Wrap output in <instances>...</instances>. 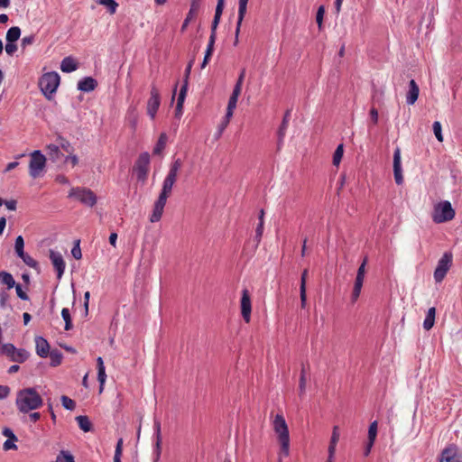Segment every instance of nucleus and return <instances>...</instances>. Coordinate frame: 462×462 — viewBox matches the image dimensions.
<instances>
[{
    "label": "nucleus",
    "mask_w": 462,
    "mask_h": 462,
    "mask_svg": "<svg viewBox=\"0 0 462 462\" xmlns=\"http://www.w3.org/2000/svg\"><path fill=\"white\" fill-rule=\"evenodd\" d=\"M179 171L169 168V171L163 180L162 190L157 200L154 203L152 213L150 216V221L155 223L160 221L163 214L167 199L171 196L173 185L178 180Z\"/></svg>",
    "instance_id": "nucleus-1"
},
{
    "label": "nucleus",
    "mask_w": 462,
    "mask_h": 462,
    "mask_svg": "<svg viewBox=\"0 0 462 462\" xmlns=\"http://www.w3.org/2000/svg\"><path fill=\"white\" fill-rule=\"evenodd\" d=\"M43 400L35 388L28 387L21 389L16 393L15 405L22 413H28L41 408Z\"/></svg>",
    "instance_id": "nucleus-2"
},
{
    "label": "nucleus",
    "mask_w": 462,
    "mask_h": 462,
    "mask_svg": "<svg viewBox=\"0 0 462 462\" xmlns=\"http://www.w3.org/2000/svg\"><path fill=\"white\" fill-rule=\"evenodd\" d=\"M273 428L281 445L279 462H282V456L288 457L290 451L289 429L285 419L282 414H277L274 417L273 421Z\"/></svg>",
    "instance_id": "nucleus-3"
},
{
    "label": "nucleus",
    "mask_w": 462,
    "mask_h": 462,
    "mask_svg": "<svg viewBox=\"0 0 462 462\" xmlns=\"http://www.w3.org/2000/svg\"><path fill=\"white\" fill-rule=\"evenodd\" d=\"M60 80V75L55 71L45 73L41 77L39 87L48 99H51L52 94L56 92Z\"/></svg>",
    "instance_id": "nucleus-4"
},
{
    "label": "nucleus",
    "mask_w": 462,
    "mask_h": 462,
    "mask_svg": "<svg viewBox=\"0 0 462 462\" xmlns=\"http://www.w3.org/2000/svg\"><path fill=\"white\" fill-rule=\"evenodd\" d=\"M455 217V210L453 209L449 201H442L437 204L434 208L432 214V220L437 223H444L450 221Z\"/></svg>",
    "instance_id": "nucleus-5"
},
{
    "label": "nucleus",
    "mask_w": 462,
    "mask_h": 462,
    "mask_svg": "<svg viewBox=\"0 0 462 462\" xmlns=\"http://www.w3.org/2000/svg\"><path fill=\"white\" fill-rule=\"evenodd\" d=\"M69 198H73L85 206L93 207L97 203L96 194L89 189L76 187L72 188L69 192Z\"/></svg>",
    "instance_id": "nucleus-6"
},
{
    "label": "nucleus",
    "mask_w": 462,
    "mask_h": 462,
    "mask_svg": "<svg viewBox=\"0 0 462 462\" xmlns=\"http://www.w3.org/2000/svg\"><path fill=\"white\" fill-rule=\"evenodd\" d=\"M29 162V174L32 179L40 177L46 166V157L41 151L36 150L31 152Z\"/></svg>",
    "instance_id": "nucleus-7"
},
{
    "label": "nucleus",
    "mask_w": 462,
    "mask_h": 462,
    "mask_svg": "<svg viewBox=\"0 0 462 462\" xmlns=\"http://www.w3.org/2000/svg\"><path fill=\"white\" fill-rule=\"evenodd\" d=\"M150 169V155L148 152H143L139 155L134 166V171L136 178L143 183L146 181Z\"/></svg>",
    "instance_id": "nucleus-8"
},
{
    "label": "nucleus",
    "mask_w": 462,
    "mask_h": 462,
    "mask_svg": "<svg viewBox=\"0 0 462 462\" xmlns=\"http://www.w3.org/2000/svg\"><path fill=\"white\" fill-rule=\"evenodd\" d=\"M453 255L450 252H446L439 260L434 271V279L436 282H440L445 278L447 273L451 267Z\"/></svg>",
    "instance_id": "nucleus-9"
},
{
    "label": "nucleus",
    "mask_w": 462,
    "mask_h": 462,
    "mask_svg": "<svg viewBox=\"0 0 462 462\" xmlns=\"http://www.w3.org/2000/svg\"><path fill=\"white\" fill-rule=\"evenodd\" d=\"M439 462H462V454L456 445L450 444L442 450Z\"/></svg>",
    "instance_id": "nucleus-10"
},
{
    "label": "nucleus",
    "mask_w": 462,
    "mask_h": 462,
    "mask_svg": "<svg viewBox=\"0 0 462 462\" xmlns=\"http://www.w3.org/2000/svg\"><path fill=\"white\" fill-rule=\"evenodd\" d=\"M161 104V97L158 88L152 85L151 87V92H150V98L147 102V114L150 116L152 119H154L155 115L160 107Z\"/></svg>",
    "instance_id": "nucleus-11"
},
{
    "label": "nucleus",
    "mask_w": 462,
    "mask_h": 462,
    "mask_svg": "<svg viewBox=\"0 0 462 462\" xmlns=\"http://www.w3.org/2000/svg\"><path fill=\"white\" fill-rule=\"evenodd\" d=\"M366 263H367V257H365L363 260V263L360 264V266L357 270V273H356V281H355V284H354V289H353V292H352V300L353 301H356L358 299V297L360 296L361 289H362L364 280H365Z\"/></svg>",
    "instance_id": "nucleus-12"
},
{
    "label": "nucleus",
    "mask_w": 462,
    "mask_h": 462,
    "mask_svg": "<svg viewBox=\"0 0 462 462\" xmlns=\"http://www.w3.org/2000/svg\"><path fill=\"white\" fill-rule=\"evenodd\" d=\"M251 311H252V304L251 298L247 289H244L242 291L241 297V314L244 320L246 323H249L251 320Z\"/></svg>",
    "instance_id": "nucleus-13"
},
{
    "label": "nucleus",
    "mask_w": 462,
    "mask_h": 462,
    "mask_svg": "<svg viewBox=\"0 0 462 462\" xmlns=\"http://www.w3.org/2000/svg\"><path fill=\"white\" fill-rule=\"evenodd\" d=\"M393 175L396 184H402L403 176L401 162V149L399 147H397L393 152Z\"/></svg>",
    "instance_id": "nucleus-14"
},
{
    "label": "nucleus",
    "mask_w": 462,
    "mask_h": 462,
    "mask_svg": "<svg viewBox=\"0 0 462 462\" xmlns=\"http://www.w3.org/2000/svg\"><path fill=\"white\" fill-rule=\"evenodd\" d=\"M50 259H51L55 270L57 271L58 279H60L64 273V270H65V266H66L61 254L55 252L53 250H50Z\"/></svg>",
    "instance_id": "nucleus-15"
},
{
    "label": "nucleus",
    "mask_w": 462,
    "mask_h": 462,
    "mask_svg": "<svg viewBox=\"0 0 462 462\" xmlns=\"http://www.w3.org/2000/svg\"><path fill=\"white\" fill-rule=\"evenodd\" d=\"M248 1L249 0H239V3H238V17H237V23H236V42H237L238 34H239L240 28L242 25V22L246 14Z\"/></svg>",
    "instance_id": "nucleus-16"
},
{
    "label": "nucleus",
    "mask_w": 462,
    "mask_h": 462,
    "mask_svg": "<svg viewBox=\"0 0 462 462\" xmlns=\"http://www.w3.org/2000/svg\"><path fill=\"white\" fill-rule=\"evenodd\" d=\"M36 353L41 357H47L50 353V344L42 337L35 338Z\"/></svg>",
    "instance_id": "nucleus-17"
},
{
    "label": "nucleus",
    "mask_w": 462,
    "mask_h": 462,
    "mask_svg": "<svg viewBox=\"0 0 462 462\" xmlns=\"http://www.w3.org/2000/svg\"><path fill=\"white\" fill-rule=\"evenodd\" d=\"M224 2L225 0H217V5L215 11V16L211 24V33L210 35L217 37V28L219 23L223 9H224Z\"/></svg>",
    "instance_id": "nucleus-18"
},
{
    "label": "nucleus",
    "mask_w": 462,
    "mask_h": 462,
    "mask_svg": "<svg viewBox=\"0 0 462 462\" xmlns=\"http://www.w3.org/2000/svg\"><path fill=\"white\" fill-rule=\"evenodd\" d=\"M224 2L225 0H217V5L215 11V16L211 24V33L210 35L217 37V28L219 23L223 9H224Z\"/></svg>",
    "instance_id": "nucleus-19"
},
{
    "label": "nucleus",
    "mask_w": 462,
    "mask_h": 462,
    "mask_svg": "<svg viewBox=\"0 0 462 462\" xmlns=\"http://www.w3.org/2000/svg\"><path fill=\"white\" fill-rule=\"evenodd\" d=\"M97 380L99 382V393L104 390V385L106 380V368L104 361L101 356L97 358Z\"/></svg>",
    "instance_id": "nucleus-20"
},
{
    "label": "nucleus",
    "mask_w": 462,
    "mask_h": 462,
    "mask_svg": "<svg viewBox=\"0 0 462 462\" xmlns=\"http://www.w3.org/2000/svg\"><path fill=\"white\" fill-rule=\"evenodd\" d=\"M420 88L414 79L409 83V90L406 95V101L409 105H413L419 97Z\"/></svg>",
    "instance_id": "nucleus-21"
},
{
    "label": "nucleus",
    "mask_w": 462,
    "mask_h": 462,
    "mask_svg": "<svg viewBox=\"0 0 462 462\" xmlns=\"http://www.w3.org/2000/svg\"><path fill=\"white\" fill-rule=\"evenodd\" d=\"M310 371V365L301 364V369H300V383H299V394L300 396L304 395L305 390H306V384H307V377Z\"/></svg>",
    "instance_id": "nucleus-22"
},
{
    "label": "nucleus",
    "mask_w": 462,
    "mask_h": 462,
    "mask_svg": "<svg viewBox=\"0 0 462 462\" xmlns=\"http://www.w3.org/2000/svg\"><path fill=\"white\" fill-rule=\"evenodd\" d=\"M97 86V82L92 77H86L78 83V89L83 92L93 91Z\"/></svg>",
    "instance_id": "nucleus-23"
},
{
    "label": "nucleus",
    "mask_w": 462,
    "mask_h": 462,
    "mask_svg": "<svg viewBox=\"0 0 462 462\" xmlns=\"http://www.w3.org/2000/svg\"><path fill=\"white\" fill-rule=\"evenodd\" d=\"M46 151L50 160L53 162H60L63 157V153L61 152L60 148L58 144L51 143L47 145Z\"/></svg>",
    "instance_id": "nucleus-24"
},
{
    "label": "nucleus",
    "mask_w": 462,
    "mask_h": 462,
    "mask_svg": "<svg viewBox=\"0 0 462 462\" xmlns=\"http://www.w3.org/2000/svg\"><path fill=\"white\" fill-rule=\"evenodd\" d=\"M199 8H200V5H199V3H198V1H197V0H192L191 5H190V9H189V13H188V14H187V17H186V19L184 20L183 24H182V26H181V30H182V31H184V30L187 28V26H188L189 23L193 18H195V17L197 16V14H198V13H199Z\"/></svg>",
    "instance_id": "nucleus-25"
},
{
    "label": "nucleus",
    "mask_w": 462,
    "mask_h": 462,
    "mask_svg": "<svg viewBox=\"0 0 462 462\" xmlns=\"http://www.w3.org/2000/svg\"><path fill=\"white\" fill-rule=\"evenodd\" d=\"M186 95H187V82L185 84H183V86L181 87L180 93H179L176 110H175L176 117H180L182 115L183 103H184Z\"/></svg>",
    "instance_id": "nucleus-26"
},
{
    "label": "nucleus",
    "mask_w": 462,
    "mask_h": 462,
    "mask_svg": "<svg viewBox=\"0 0 462 462\" xmlns=\"http://www.w3.org/2000/svg\"><path fill=\"white\" fill-rule=\"evenodd\" d=\"M78 69L77 61L70 56L66 57L60 63V69L63 72L69 73L75 71Z\"/></svg>",
    "instance_id": "nucleus-27"
},
{
    "label": "nucleus",
    "mask_w": 462,
    "mask_h": 462,
    "mask_svg": "<svg viewBox=\"0 0 462 462\" xmlns=\"http://www.w3.org/2000/svg\"><path fill=\"white\" fill-rule=\"evenodd\" d=\"M377 435V421H373L368 429V445L365 450V455H368L370 452L371 447L374 445V440Z\"/></svg>",
    "instance_id": "nucleus-28"
},
{
    "label": "nucleus",
    "mask_w": 462,
    "mask_h": 462,
    "mask_svg": "<svg viewBox=\"0 0 462 462\" xmlns=\"http://www.w3.org/2000/svg\"><path fill=\"white\" fill-rule=\"evenodd\" d=\"M215 42H216V36H213V35H210L209 36V40H208V47H207V50H206V53H205V56H204V60H203V62L201 64V68H205L207 66V64L208 63L211 56H212V53H213V51H214V44H215Z\"/></svg>",
    "instance_id": "nucleus-29"
},
{
    "label": "nucleus",
    "mask_w": 462,
    "mask_h": 462,
    "mask_svg": "<svg viewBox=\"0 0 462 462\" xmlns=\"http://www.w3.org/2000/svg\"><path fill=\"white\" fill-rule=\"evenodd\" d=\"M290 114H291L290 110L286 111V113H285V115L283 116L282 122L281 124V126H280V128L278 130L279 144H281L282 143L283 138L285 136L286 130H287L288 125H289Z\"/></svg>",
    "instance_id": "nucleus-30"
},
{
    "label": "nucleus",
    "mask_w": 462,
    "mask_h": 462,
    "mask_svg": "<svg viewBox=\"0 0 462 462\" xmlns=\"http://www.w3.org/2000/svg\"><path fill=\"white\" fill-rule=\"evenodd\" d=\"M238 97L230 96L227 107H226V125L229 124V121L231 117L233 116L234 110L236 107Z\"/></svg>",
    "instance_id": "nucleus-31"
},
{
    "label": "nucleus",
    "mask_w": 462,
    "mask_h": 462,
    "mask_svg": "<svg viewBox=\"0 0 462 462\" xmlns=\"http://www.w3.org/2000/svg\"><path fill=\"white\" fill-rule=\"evenodd\" d=\"M435 314H436V309L434 307L430 308L427 312L426 318L423 321L424 329L430 330L434 326Z\"/></svg>",
    "instance_id": "nucleus-32"
},
{
    "label": "nucleus",
    "mask_w": 462,
    "mask_h": 462,
    "mask_svg": "<svg viewBox=\"0 0 462 462\" xmlns=\"http://www.w3.org/2000/svg\"><path fill=\"white\" fill-rule=\"evenodd\" d=\"M168 136L165 133H162L159 136V139L153 148V154L160 155L162 151L165 149L167 143Z\"/></svg>",
    "instance_id": "nucleus-33"
},
{
    "label": "nucleus",
    "mask_w": 462,
    "mask_h": 462,
    "mask_svg": "<svg viewBox=\"0 0 462 462\" xmlns=\"http://www.w3.org/2000/svg\"><path fill=\"white\" fill-rule=\"evenodd\" d=\"M76 420H77L80 430H82L84 432H88L91 430L92 423L89 420L88 416H84V415L77 416Z\"/></svg>",
    "instance_id": "nucleus-34"
},
{
    "label": "nucleus",
    "mask_w": 462,
    "mask_h": 462,
    "mask_svg": "<svg viewBox=\"0 0 462 462\" xmlns=\"http://www.w3.org/2000/svg\"><path fill=\"white\" fill-rule=\"evenodd\" d=\"M21 36V29L17 26L11 27L7 32L5 39L9 42H15Z\"/></svg>",
    "instance_id": "nucleus-35"
},
{
    "label": "nucleus",
    "mask_w": 462,
    "mask_h": 462,
    "mask_svg": "<svg viewBox=\"0 0 462 462\" xmlns=\"http://www.w3.org/2000/svg\"><path fill=\"white\" fill-rule=\"evenodd\" d=\"M154 430L156 436V451L157 457H160L161 454V444H162V434H161V422L159 420H154Z\"/></svg>",
    "instance_id": "nucleus-36"
},
{
    "label": "nucleus",
    "mask_w": 462,
    "mask_h": 462,
    "mask_svg": "<svg viewBox=\"0 0 462 462\" xmlns=\"http://www.w3.org/2000/svg\"><path fill=\"white\" fill-rule=\"evenodd\" d=\"M29 357V353L25 349H15L14 354L12 357L13 362L23 363Z\"/></svg>",
    "instance_id": "nucleus-37"
},
{
    "label": "nucleus",
    "mask_w": 462,
    "mask_h": 462,
    "mask_svg": "<svg viewBox=\"0 0 462 462\" xmlns=\"http://www.w3.org/2000/svg\"><path fill=\"white\" fill-rule=\"evenodd\" d=\"M0 282L5 284L8 289L14 287L15 282L12 274L6 272H0Z\"/></svg>",
    "instance_id": "nucleus-38"
},
{
    "label": "nucleus",
    "mask_w": 462,
    "mask_h": 462,
    "mask_svg": "<svg viewBox=\"0 0 462 462\" xmlns=\"http://www.w3.org/2000/svg\"><path fill=\"white\" fill-rule=\"evenodd\" d=\"M48 356H50L51 366L55 367L60 365L62 361V354L59 350H52Z\"/></svg>",
    "instance_id": "nucleus-39"
},
{
    "label": "nucleus",
    "mask_w": 462,
    "mask_h": 462,
    "mask_svg": "<svg viewBox=\"0 0 462 462\" xmlns=\"http://www.w3.org/2000/svg\"><path fill=\"white\" fill-rule=\"evenodd\" d=\"M263 217H264V210L261 209L259 214V224L255 230V239L257 240V243L260 242L263 232Z\"/></svg>",
    "instance_id": "nucleus-40"
},
{
    "label": "nucleus",
    "mask_w": 462,
    "mask_h": 462,
    "mask_svg": "<svg viewBox=\"0 0 462 462\" xmlns=\"http://www.w3.org/2000/svg\"><path fill=\"white\" fill-rule=\"evenodd\" d=\"M97 3L107 7L111 14H116L118 4L115 0H98Z\"/></svg>",
    "instance_id": "nucleus-41"
},
{
    "label": "nucleus",
    "mask_w": 462,
    "mask_h": 462,
    "mask_svg": "<svg viewBox=\"0 0 462 462\" xmlns=\"http://www.w3.org/2000/svg\"><path fill=\"white\" fill-rule=\"evenodd\" d=\"M61 316L65 321V330H70L72 328V321L69 310L67 308H63L61 310Z\"/></svg>",
    "instance_id": "nucleus-42"
},
{
    "label": "nucleus",
    "mask_w": 462,
    "mask_h": 462,
    "mask_svg": "<svg viewBox=\"0 0 462 462\" xmlns=\"http://www.w3.org/2000/svg\"><path fill=\"white\" fill-rule=\"evenodd\" d=\"M343 153H344V148H343V144H339L336 151L334 152V154H333V164L335 166H338L341 160H342V157H343Z\"/></svg>",
    "instance_id": "nucleus-43"
},
{
    "label": "nucleus",
    "mask_w": 462,
    "mask_h": 462,
    "mask_svg": "<svg viewBox=\"0 0 462 462\" xmlns=\"http://www.w3.org/2000/svg\"><path fill=\"white\" fill-rule=\"evenodd\" d=\"M58 145L60 149H62L64 152H66L69 154H71L74 151L72 145L68 142L67 140L59 137L58 138Z\"/></svg>",
    "instance_id": "nucleus-44"
},
{
    "label": "nucleus",
    "mask_w": 462,
    "mask_h": 462,
    "mask_svg": "<svg viewBox=\"0 0 462 462\" xmlns=\"http://www.w3.org/2000/svg\"><path fill=\"white\" fill-rule=\"evenodd\" d=\"M24 241L22 236H18L15 239L14 249L18 256H23Z\"/></svg>",
    "instance_id": "nucleus-45"
},
{
    "label": "nucleus",
    "mask_w": 462,
    "mask_h": 462,
    "mask_svg": "<svg viewBox=\"0 0 462 462\" xmlns=\"http://www.w3.org/2000/svg\"><path fill=\"white\" fill-rule=\"evenodd\" d=\"M16 347L13 344H5L0 348V352L12 359Z\"/></svg>",
    "instance_id": "nucleus-46"
},
{
    "label": "nucleus",
    "mask_w": 462,
    "mask_h": 462,
    "mask_svg": "<svg viewBox=\"0 0 462 462\" xmlns=\"http://www.w3.org/2000/svg\"><path fill=\"white\" fill-rule=\"evenodd\" d=\"M60 400H61L62 406L66 410L73 411L75 409L76 402L69 397H68L66 395H62Z\"/></svg>",
    "instance_id": "nucleus-47"
},
{
    "label": "nucleus",
    "mask_w": 462,
    "mask_h": 462,
    "mask_svg": "<svg viewBox=\"0 0 462 462\" xmlns=\"http://www.w3.org/2000/svg\"><path fill=\"white\" fill-rule=\"evenodd\" d=\"M434 134L439 142L443 141V135L441 133V125L439 121H435L432 125Z\"/></svg>",
    "instance_id": "nucleus-48"
},
{
    "label": "nucleus",
    "mask_w": 462,
    "mask_h": 462,
    "mask_svg": "<svg viewBox=\"0 0 462 462\" xmlns=\"http://www.w3.org/2000/svg\"><path fill=\"white\" fill-rule=\"evenodd\" d=\"M19 257L23 261V263L26 265L32 267V268L37 266V262L32 257H31L29 254L24 253L23 256H19Z\"/></svg>",
    "instance_id": "nucleus-49"
},
{
    "label": "nucleus",
    "mask_w": 462,
    "mask_h": 462,
    "mask_svg": "<svg viewBox=\"0 0 462 462\" xmlns=\"http://www.w3.org/2000/svg\"><path fill=\"white\" fill-rule=\"evenodd\" d=\"M324 14H325V8L323 5H320L319 7V9L317 11V14H316V22L319 27L322 25Z\"/></svg>",
    "instance_id": "nucleus-50"
},
{
    "label": "nucleus",
    "mask_w": 462,
    "mask_h": 462,
    "mask_svg": "<svg viewBox=\"0 0 462 462\" xmlns=\"http://www.w3.org/2000/svg\"><path fill=\"white\" fill-rule=\"evenodd\" d=\"M340 433L338 426H334L332 430V435L330 439V442L333 444H337L339 440Z\"/></svg>",
    "instance_id": "nucleus-51"
},
{
    "label": "nucleus",
    "mask_w": 462,
    "mask_h": 462,
    "mask_svg": "<svg viewBox=\"0 0 462 462\" xmlns=\"http://www.w3.org/2000/svg\"><path fill=\"white\" fill-rule=\"evenodd\" d=\"M3 435L8 438V439H12L13 441H17L18 439L15 436V434L13 432V430L10 428H4L3 430Z\"/></svg>",
    "instance_id": "nucleus-52"
},
{
    "label": "nucleus",
    "mask_w": 462,
    "mask_h": 462,
    "mask_svg": "<svg viewBox=\"0 0 462 462\" xmlns=\"http://www.w3.org/2000/svg\"><path fill=\"white\" fill-rule=\"evenodd\" d=\"M71 254L73 257L77 260L82 257L81 250L79 247V241H77L76 245L71 250Z\"/></svg>",
    "instance_id": "nucleus-53"
},
{
    "label": "nucleus",
    "mask_w": 462,
    "mask_h": 462,
    "mask_svg": "<svg viewBox=\"0 0 462 462\" xmlns=\"http://www.w3.org/2000/svg\"><path fill=\"white\" fill-rule=\"evenodd\" d=\"M11 389L7 385H0V400L7 398L10 394Z\"/></svg>",
    "instance_id": "nucleus-54"
},
{
    "label": "nucleus",
    "mask_w": 462,
    "mask_h": 462,
    "mask_svg": "<svg viewBox=\"0 0 462 462\" xmlns=\"http://www.w3.org/2000/svg\"><path fill=\"white\" fill-rule=\"evenodd\" d=\"M5 49V52L11 56L17 51V45L14 42H7Z\"/></svg>",
    "instance_id": "nucleus-55"
},
{
    "label": "nucleus",
    "mask_w": 462,
    "mask_h": 462,
    "mask_svg": "<svg viewBox=\"0 0 462 462\" xmlns=\"http://www.w3.org/2000/svg\"><path fill=\"white\" fill-rule=\"evenodd\" d=\"M308 273H309L308 269H304L303 272L301 273L300 290H306V282H307Z\"/></svg>",
    "instance_id": "nucleus-56"
},
{
    "label": "nucleus",
    "mask_w": 462,
    "mask_h": 462,
    "mask_svg": "<svg viewBox=\"0 0 462 462\" xmlns=\"http://www.w3.org/2000/svg\"><path fill=\"white\" fill-rule=\"evenodd\" d=\"M370 120H371V124L373 125H376L378 123V111L375 107H372L370 109Z\"/></svg>",
    "instance_id": "nucleus-57"
},
{
    "label": "nucleus",
    "mask_w": 462,
    "mask_h": 462,
    "mask_svg": "<svg viewBox=\"0 0 462 462\" xmlns=\"http://www.w3.org/2000/svg\"><path fill=\"white\" fill-rule=\"evenodd\" d=\"M14 286H15V291H16L17 296L20 299H22L23 300H26L29 299L27 293L23 291L22 286L20 284H16Z\"/></svg>",
    "instance_id": "nucleus-58"
},
{
    "label": "nucleus",
    "mask_w": 462,
    "mask_h": 462,
    "mask_svg": "<svg viewBox=\"0 0 462 462\" xmlns=\"http://www.w3.org/2000/svg\"><path fill=\"white\" fill-rule=\"evenodd\" d=\"M182 161L180 158L174 159L173 162L171 163L170 168L175 171H180L182 167Z\"/></svg>",
    "instance_id": "nucleus-59"
},
{
    "label": "nucleus",
    "mask_w": 462,
    "mask_h": 462,
    "mask_svg": "<svg viewBox=\"0 0 462 462\" xmlns=\"http://www.w3.org/2000/svg\"><path fill=\"white\" fill-rule=\"evenodd\" d=\"M15 441H13L12 439H6L5 441V443L3 444V448L5 450H10V449H14V450H16L17 449V446L14 444Z\"/></svg>",
    "instance_id": "nucleus-60"
},
{
    "label": "nucleus",
    "mask_w": 462,
    "mask_h": 462,
    "mask_svg": "<svg viewBox=\"0 0 462 462\" xmlns=\"http://www.w3.org/2000/svg\"><path fill=\"white\" fill-rule=\"evenodd\" d=\"M65 162H69L72 166H76L79 163V158L77 155L71 153L65 157Z\"/></svg>",
    "instance_id": "nucleus-61"
},
{
    "label": "nucleus",
    "mask_w": 462,
    "mask_h": 462,
    "mask_svg": "<svg viewBox=\"0 0 462 462\" xmlns=\"http://www.w3.org/2000/svg\"><path fill=\"white\" fill-rule=\"evenodd\" d=\"M242 86H243V83L236 82L234 87L231 96L239 97L241 91H242Z\"/></svg>",
    "instance_id": "nucleus-62"
},
{
    "label": "nucleus",
    "mask_w": 462,
    "mask_h": 462,
    "mask_svg": "<svg viewBox=\"0 0 462 462\" xmlns=\"http://www.w3.org/2000/svg\"><path fill=\"white\" fill-rule=\"evenodd\" d=\"M242 86H243V83L236 82L234 87L231 96L239 97L241 91H242Z\"/></svg>",
    "instance_id": "nucleus-63"
},
{
    "label": "nucleus",
    "mask_w": 462,
    "mask_h": 462,
    "mask_svg": "<svg viewBox=\"0 0 462 462\" xmlns=\"http://www.w3.org/2000/svg\"><path fill=\"white\" fill-rule=\"evenodd\" d=\"M300 307L304 309L307 303V294L306 290H300Z\"/></svg>",
    "instance_id": "nucleus-64"
}]
</instances>
